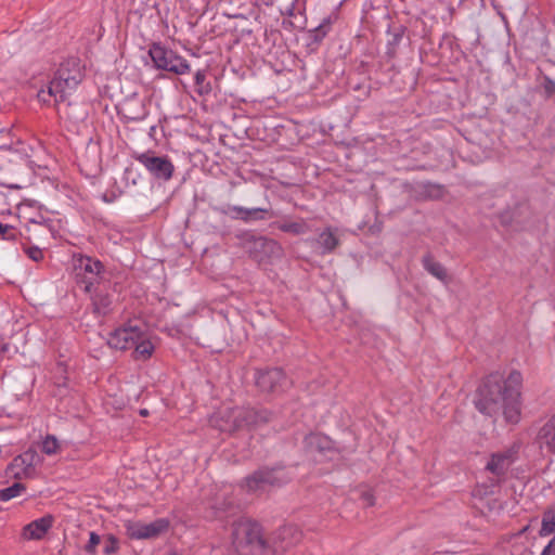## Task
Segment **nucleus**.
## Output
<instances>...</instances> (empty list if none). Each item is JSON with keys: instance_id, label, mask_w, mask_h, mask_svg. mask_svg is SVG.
Instances as JSON below:
<instances>
[{"instance_id": "473e14b6", "label": "nucleus", "mask_w": 555, "mask_h": 555, "mask_svg": "<svg viewBox=\"0 0 555 555\" xmlns=\"http://www.w3.org/2000/svg\"><path fill=\"white\" fill-rule=\"evenodd\" d=\"M59 449V441L54 436L48 435L46 439L42 441V452L51 455L55 454Z\"/></svg>"}, {"instance_id": "72a5a7b5", "label": "nucleus", "mask_w": 555, "mask_h": 555, "mask_svg": "<svg viewBox=\"0 0 555 555\" xmlns=\"http://www.w3.org/2000/svg\"><path fill=\"white\" fill-rule=\"evenodd\" d=\"M403 37V29L400 28L399 31L393 33L390 40L387 43V55L393 57L396 54V47L400 43Z\"/></svg>"}, {"instance_id": "2f4dec72", "label": "nucleus", "mask_w": 555, "mask_h": 555, "mask_svg": "<svg viewBox=\"0 0 555 555\" xmlns=\"http://www.w3.org/2000/svg\"><path fill=\"white\" fill-rule=\"evenodd\" d=\"M540 89L542 91V94L550 99L553 95H555V81L551 79L548 76L544 75L542 77V81L540 82Z\"/></svg>"}, {"instance_id": "7c9ffc66", "label": "nucleus", "mask_w": 555, "mask_h": 555, "mask_svg": "<svg viewBox=\"0 0 555 555\" xmlns=\"http://www.w3.org/2000/svg\"><path fill=\"white\" fill-rule=\"evenodd\" d=\"M358 500L362 502L363 507H371L375 504V496L370 488H360L356 491Z\"/></svg>"}, {"instance_id": "49530a36", "label": "nucleus", "mask_w": 555, "mask_h": 555, "mask_svg": "<svg viewBox=\"0 0 555 555\" xmlns=\"http://www.w3.org/2000/svg\"><path fill=\"white\" fill-rule=\"evenodd\" d=\"M37 98L40 102L44 103V104H48L50 102V99L52 96H48V91H44V90H40L37 94Z\"/></svg>"}, {"instance_id": "412c9836", "label": "nucleus", "mask_w": 555, "mask_h": 555, "mask_svg": "<svg viewBox=\"0 0 555 555\" xmlns=\"http://www.w3.org/2000/svg\"><path fill=\"white\" fill-rule=\"evenodd\" d=\"M422 264L424 269L438 279L441 282L448 281V272L447 269L435 259V257L431 255V253H426L422 258Z\"/></svg>"}, {"instance_id": "9d476101", "label": "nucleus", "mask_w": 555, "mask_h": 555, "mask_svg": "<svg viewBox=\"0 0 555 555\" xmlns=\"http://www.w3.org/2000/svg\"><path fill=\"white\" fill-rule=\"evenodd\" d=\"M169 520L158 518L150 524L142 521H127L125 525L126 533L130 539L144 540L156 539L169 529Z\"/></svg>"}, {"instance_id": "c03bdc74", "label": "nucleus", "mask_w": 555, "mask_h": 555, "mask_svg": "<svg viewBox=\"0 0 555 555\" xmlns=\"http://www.w3.org/2000/svg\"><path fill=\"white\" fill-rule=\"evenodd\" d=\"M541 555H555V538L543 548Z\"/></svg>"}, {"instance_id": "79ce46f5", "label": "nucleus", "mask_w": 555, "mask_h": 555, "mask_svg": "<svg viewBox=\"0 0 555 555\" xmlns=\"http://www.w3.org/2000/svg\"><path fill=\"white\" fill-rule=\"evenodd\" d=\"M68 85H65V88L74 89L78 86V83L81 81V75L79 72H77L73 76H68Z\"/></svg>"}, {"instance_id": "0eeeda50", "label": "nucleus", "mask_w": 555, "mask_h": 555, "mask_svg": "<svg viewBox=\"0 0 555 555\" xmlns=\"http://www.w3.org/2000/svg\"><path fill=\"white\" fill-rule=\"evenodd\" d=\"M103 271L104 266L100 260L82 255L75 259V280L85 293H91L93 285L102 279Z\"/></svg>"}, {"instance_id": "393cba45", "label": "nucleus", "mask_w": 555, "mask_h": 555, "mask_svg": "<svg viewBox=\"0 0 555 555\" xmlns=\"http://www.w3.org/2000/svg\"><path fill=\"white\" fill-rule=\"evenodd\" d=\"M93 312L105 315L111 311L112 299L108 295L96 293L92 298Z\"/></svg>"}, {"instance_id": "09e8293b", "label": "nucleus", "mask_w": 555, "mask_h": 555, "mask_svg": "<svg viewBox=\"0 0 555 555\" xmlns=\"http://www.w3.org/2000/svg\"><path fill=\"white\" fill-rule=\"evenodd\" d=\"M155 131H156V126H155V125H154V126H151V127H150V132H149V134H150V137H151V138H154V135H155Z\"/></svg>"}, {"instance_id": "58836bf2", "label": "nucleus", "mask_w": 555, "mask_h": 555, "mask_svg": "<svg viewBox=\"0 0 555 555\" xmlns=\"http://www.w3.org/2000/svg\"><path fill=\"white\" fill-rule=\"evenodd\" d=\"M499 219H500L501 224L504 227H509V225L515 224L513 208L501 212L499 216Z\"/></svg>"}, {"instance_id": "e433bc0d", "label": "nucleus", "mask_w": 555, "mask_h": 555, "mask_svg": "<svg viewBox=\"0 0 555 555\" xmlns=\"http://www.w3.org/2000/svg\"><path fill=\"white\" fill-rule=\"evenodd\" d=\"M65 372H66V370H65L64 365L62 363H59L57 364V373L60 374V376L56 375L55 373L53 375L54 385H56L59 388L60 387H66V379H67V377L64 376Z\"/></svg>"}, {"instance_id": "de8ad7c7", "label": "nucleus", "mask_w": 555, "mask_h": 555, "mask_svg": "<svg viewBox=\"0 0 555 555\" xmlns=\"http://www.w3.org/2000/svg\"><path fill=\"white\" fill-rule=\"evenodd\" d=\"M2 185L9 188V189H12V190H17L20 189V185L17 184H9V183H2Z\"/></svg>"}, {"instance_id": "37998d69", "label": "nucleus", "mask_w": 555, "mask_h": 555, "mask_svg": "<svg viewBox=\"0 0 555 555\" xmlns=\"http://www.w3.org/2000/svg\"><path fill=\"white\" fill-rule=\"evenodd\" d=\"M70 66H74V67L78 66V60L77 59H72V60H68L66 63H63L61 65L60 68H63V67L65 68V76H72L70 75V69H69Z\"/></svg>"}, {"instance_id": "8fccbe9b", "label": "nucleus", "mask_w": 555, "mask_h": 555, "mask_svg": "<svg viewBox=\"0 0 555 555\" xmlns=\"http://www.w3.org/2000/svg\"><path fill=\"white\" fill-rule=\"evenodd\" d=\"M139 413H140V415H141V416L145 417V416H147V415H149V410H147V409H141V410L139 411Z\"/></svg>"}, {"instance_id": "a211bd4d", "label": "nucleus", "mask_w": 555, "mask_h": 555, "mask_svg": "<svg viewBox=\"0 0 555 555\" xmlns=\"http://www.w3.org/2000/svg\"><path fill=\"white\" fill-rule=\"evenodd\" d=\"M305 448L308 452L324 453L333 449V441L322 434H310L305 437Z\"/></svg>"}, {"instance_id": "ddd939ff", "label": "nucleus", "mask_w": 555, "mask_h": 555, "mask_svg": "<svg viewBox=\"0 0 555 555\" xmlns=\"http://www.w3.org/2000/svg\"><path fill=\"white\" fill-rule=\"evenodd\" d=\"M517 449L512 447L502 452L492 453L490 460L486 465V470L490 472L496 477L495 483H500L504 479L509 467L517 459Z\"/></svg>"}, {"instance_id": "a19ab883", "label": "nucleus", "mask_w": 555, "mask_h": 555, "mask_svg": "<svg viewBox=\"0 0 555 555\" xmlns=\"http://www.w3.org/2000/svg\"><path fill=\"white\" fill-rule=\"evenodd\" d=\"M328 24H330V21L327 20L326 24H321L315 29H313L314 41H321L325 37V35H326L325 27Z\"/></svg>"}, {"instance_id": "a878e982", "label": "nucleus", "mask_w": 555, "mask_h": 555, "mask_svg": "<svg viewBox=\"0 0 555 555\" xmlns=\"http://www.w3.org/2000/svg\"><path fill=\"white\" fill-rule=\"evenodd\" d=\"M552 533H555V512L553 509H546L542 515L539 535L546 537Z\"/></svg>"}, {"instance_id": "20e7f679", "label": "nucleus", "mask_w": 555, "mask_h": 555, "mask_svg": "<svg viewBox=\"0 0 555 555\" xmlns=\"http://www.w3.org/2000/svg\"><path fill=\"white\" fill-rule=\"evenodd\" d=\"M292 480L283 464L258 467L243 480V488L249 493L264 492L271 488H281Z\"/></svg>"}, {"instance_id": "b1692460", "label": "nucleus", "mask_w": 555, "mask_h": 555, "mask_svg": "<svg viewBox=\"0 0 555 555\" xmlns=\"http://www.w3.org/2000/svg\"><path fill=\"white\" fill-rule=\"evenodd\" d=\"M515 224L522 228L530 222L532 210L527 203H518L513 207Z\"/></svg>"}, {"instance_id": "f704fd0d", "label": "nucleus", "mask_w": 555, "mask_h": 555, "mask_svg": "<svg viewBox=\"0 0 555 555\" xmlns=\"http://www.w3.org/2000/svg\"><path fill=\"white\" fill-rule=\"evenodd\" d=\"M118 550V540L114 535L109 534L107 535L105 542L103 552L107 555L116 553Z\"/></svg>"}, {"instance_id": "39448f33", "label": "nucleus", "mask_w": 555, "mask_h": 555, "mask_svg": "<svg viewBox=\"0 0 555 555\" xmlns=\"http://www.w3.org/2000/svg\"><path fill=\"white\" fill-rule=\"evenodd\" d=\"M237 238L240 247L260 264L272 262L284 256L283 247L273 238L250 232L242 233Z\"/></svg>"}, {"instance_id": "5701e85b", "label": "nucleus", "mask_w": 555, "mask_h": 555, "mask_svg": "<svg viewBox=\"0 0 555 555\" xmlns=\"http://www.w3.org/2000/svg\"><path fill=\"white\" fill-rule=\"evenodd\" d=\"M317 243L323 248V253H332L339 245V238L332 232L331 228L319 234Z\"/></svg>"}, {"instance_id": "ea45409f", "label": "nucleus", "mask_w": 555, "mask_h": 555, "mask_svg": "<svg viewBox=\"0 0 555 555\" xmlns=\"http://www.w3.org/2000/svg\"><path fill=\"white\" fill-rule=\"evenodd\" d=\"M24 251L34 261L38 262L43 258L42 250L38 246L25 247Z\"/></svg>"}, {"instance_id": "aec40b11", "label": "nucleus", "mask_w": 555, "mask_h": 555, "mask_svg": "<svg viewBox=\"0 0 555 555\" xmlns=\"http://www.w3.org/2000/svg\"><path fill=\"white\" fill-rule=\"evenodd\" d=\"M540 446H546L551 453H555V414L545 423L538 433Z\"/></svg>"}, {"instance_id": "2eb2a0df", "label": "nucleus", "mask_w": 555, "mask_h": 555, "mask_svg": "<svg viewBox=\"0 0 555 555\" xmlns=\"http://www.w3.org/2000/svg\"><path fill=\"white\" fill-rule=\"evenodd\" d=\"M139 338V327L138 326H127L121 328H116L109 334L107 339V345L111 348L127 350L131 349L135 340Z\"/></svg>"}, {"instance_id": "4be33fe9", "label": "nucleus", "mask_w": 555, "mask_h": 555, "mask_svg": "<svg viewBox=\"0 0 555 555\" xmlns=\"http://www.w3.org/2000/svg\"><path fill=\"white\" fill-rule=\"evenodd\" d=\"M134 358L146 360L151 358L154 351V345L145 337L144 333L139 328V338L133 344Z\"/></svg>"}, {"instance_id": "bb28decb", "label": "nucleus", "mask_w": 555, "mask_h": 555, "mask_svg": "<svg viewBox=\"0 0 555 555\" xmlns=\"http://www.w3.org/2000/svg\"><path fill=\"white\" fill-rule=\"evenodd\" d=\"M212 508L215 509V515L217 517L225 518L235 514L237 505H235L232 501L223 500L221 502H216Z\"/></svg>"}, {"instance_id": "1a4fd4ad", "label": "nucleus", "mask_w": 555, "mask_h": 555, "mask_svg": "<svg viewBox=\"0 0 555 555\" xmlns=\"http://www.w3.org/2000/svg\"><path fill=\"white\" fill-rule=\"evenodd\" d=\"M301 531L294 525H286L267 537L268 555H278L286 552L301 540Z\"/></svg>"}, {"instance_id": "c85d7f7f", "label": "nucleus", "mask_w": 555, "mask_h": 555, "mask_svg": "<svg viewBox=\"0 0 555 555\" xmlns=\"http://www.w3.org/2000/svg\"><path fill=\"white\" fill-rule=\"evenodd\" d=\"M196 92L199 95H206L211 91L210 82L206 81V73L205 70H197L194 77Z\"/></svg>"}, {"instance_id": "6ab92c4d", "label": "nucleus", "mask_w": 555, "mask_h": 555, "mask_svg": "<svg viewBox=\"0 0 555 555\" xmlns=\"http://www.w3.org/2000/svg\"><path fill=\"white\" fill-rule=\"evenodd\" d=\"M53 518L48 515L31 521L24 527V535L28 539H41L52 526Z\"/></svg>"}, {"instance_id": "9b49d317", "label": "nucleus", "mask_w": 555, "mask_h": 555, "mask_svg": "<svg viewBox=\"0 0 555 555\" xmlns=\"http://www.w3.org/2000/svg\"><path fill=\"white\" fill-rule=\"evenodd\" d=\"M135 158L155 179L167 181L172 177L175 166L167 156H156L147 152L138 155Z\"/></svg>"}, {"instance_id": "f03ea898", "label": "nucleus", "mask_w": 555, "mask_h": 555, "mask_svg": "<svg viewBox=\"0 0 555 555\" xmlns=\"http://www.w3.org/2000/svg\"><path fill=\"white\" fill-rule=\"evenodd\" d=\"M275 413L267 409L228 408L215 413L210 418L211 426L223 433H235L270 423Z\"/></svg>"}, {"instance_id": "4468645a", "label": "nucleus", "mask_w": 555, "mask_h": 555, "mask_svg": "<svg viewBox=\"0 0 555 555\" xmlns=\"http://www.w3.org/2000/svg\"><path fill=\"white\" fill-rule=\"evenodd\" d=\"M405 190L415 196L416 199H440L443 197L446 189L442 184L430 181L405 183Z\"/></svg>"}, {"instance_id": "423d86ee", "label": "nucleus", "mask_w": 555, "mask_h": 555, "mask_svg": "<svg viewBox=\"0 0 555 555\" xmlns=\"http://www.w3.org/2000/svg\"><path fill=\"white\" fill-rule=\"evenodd\" d=\"M149 54L157 69L167 70L176 75L189 74L191 70V66L185 59L160 43H152Z\"/></svg>"}, {"instance_id": "a18cd8bd", "label": "nucleus", "mask_w": 555, "mask_h": 555, "mask_svg": "<svg viewBox=\"0 0 555 555\" xmlns=\"http://www.w3.org/2000/svg\"><path fill=\"white\" fill-rule=\"evenodd\" d=\"M21 472V478L25 477V478H33L34 475H35V465H31L30 467H27V468H24V469H20Z\"/></svg>"}, {"instance_id": "3c124183", "label": "nucleus", "mask_w": 555, "mask_h": 555, "mask_svg": "<svg viewBox=\"0 0 555 555\" xmlns=\"http://www.w3.org/2000/svg\"><path fill=\"white\" fill-rule=\"evenodd\" d=\"M144 117H145V114L142 116V118H144ZM129 118H130V119H132V120H139V119H141V117H140V116H130Z\"/></svg>"}, {"instance_id": "603ef678", "label": "nucleus", "mask_w": 555, "mask_h": 555, "mask_svg": "<svg viewBox=\"0 0 555 555\" xmlns=\"http://www.w3.org/2000/svg\"><path fill=\"white\" fill-rule=\"evenodd\" d=\"M529 529V526H526L521 531L520 533H524V532H527V530Z\"/></svg>"}, {"instance_id": "f8f14e48", "label": "nucleus", "mask_w": 555, "mask_h": 555, "mask_svg": "<svg viewBox=\"0 0 555 555\" xmlns=\"http://www.w3.org/2000/svg\"><path fill=\"white\" fill-rule=\"evenodd\" d=\"M68 76H65V68H59L48 87V96L54 98V105L60 114L70 117L68 108L72 103L68 101L65 90V85H68Z\"/></svg>"}, {"instance_id": "c9c22d12", "label": "nucleus", "mask_w": 555, "mask_h": 555, "mask_svg": "<svg viewBox=\"0 0 555 555\" xmlns=\"http://www.w3.org/2000/svg\"><path fill=\"white\" fill-rule=\"evenodd\" d=\"M0 235L8 241H15L17 238V233L14 227L9 224H3L0 222Z\"/></svg>"}, {"instance_id": "7ed1b4c3", "label": "nucleus", "mask_w": 555, "mask_h": 555, "mask_svg": "<svg viewBox=\"0 0 555 555\" xmlns=\"http://www.w3.org/2000/svg\"><path fill=\"white\" fill-rule=\"evenodd\" d=\"M233 546L238 555H268L267 537L256 520L240 518L233 522Z\"/></svg>"}, {"instance_id": "dca6fc26", "label": "nucleus", "mask_w": 555, "mask_h": 555, "mask_svg": "<svg viewBox=\"0 0 555 555\" xmlns=\"http://www.w3.org/2000/svg\"><path fill=\"white\" fill-rule=\"evenodd\" d=\"M38 459V454L28 450L21 455H17L12 463L8 466L7 472L11 474L15 479H21L20 469H24L35 465V461Z\"/></svg>"}, {"instance_id": "6e6552de", "label": "nucleus", "mask_w": 555, "mask_h": 555, "mask_svg": "<svg viewBox=\"0 0 555 555\" xmlns=\"http://www.w3.org/2000/svg\"><path fill=\"white\" fill-rule=\"evenodd\" d=\"M255 385L263 393H280L289 387L291 380L281 367H266L256 370Z\"/></svg>"}, {"instance_id": "f3484780", "label": "nucleus", "mask_w": 555, "mask_h": 555, "mask_svg": "<svg viewBox=\"0 0 555 555\" xmlns=\"http://www.w3.org/2000/svg\"><path fill=\"white\" fill-rule=\"evenodd\" d=\"M227 212H235L234 218H241L244 221L249 220H263L264 214H269V217H274L275 214L273 211H269L267 208H244L241 206H228Z\"/></svg>"}, {"instance_id": "4c0bfd02", "label": "nucleus", "mask_w": 555, "mask_h": 555, "mask_svg": "<svg viewBox=\"0 0 555 555\" xmlns=\"http://www.w3.org/2000/svg\"><path fill=\"white\" fill-rule=\"evenodd\" d=\"M101 538L95 532H90V538L88 543L85 546V551L87 553L93 554L95 552V547L100 544Z\"/></svg>"}, {"instance_id": "cd10ccee", "label": "nucleus", "mask_w": 555, "mask_h": 555, "mask_svg": "<svg viewBox=\"0 0 555 555\" xmlns=\"http://www.w3.org/2000/svg\"><path fill=\"white\" fill-rule=\"evenodd\" d=\"M276 228L283 232L295 235L304 234L308 230L307 224L304 221L276 223Z\"/></svg>"}, {"instance_id": "c756f323", "label": "nucleus", "mask_w": 555, "mask_h": 555, "mask_svg": "<svg viewBox=\"0 0 555 555\" xmlns=\"http://www.w3.org/2000/svg\"><path fill=\"white\" fill-rule=\"evenodd\" d=\"M25 489L24 483L14 482L12 486L0 490V501H9L20 495Z\"/></svg>"}, {"instance_id": "f257e3e1", "label": "nucleus", "mask_w": 555, "mask_h": 555, "mask_svg": "<svg viewBox=\"0 0 555 555\" xmlns=\"http://www.w3.org/2000/svg\"><path fill=\"white\" fill-rule=\"evenodd\" d=\"M521 384L519 371H512L506 378L499 372L490 373L476 388L473 404L485 416L502 413L507 423L517 424L521 414Z\"/></svg>"}]
</instances>
